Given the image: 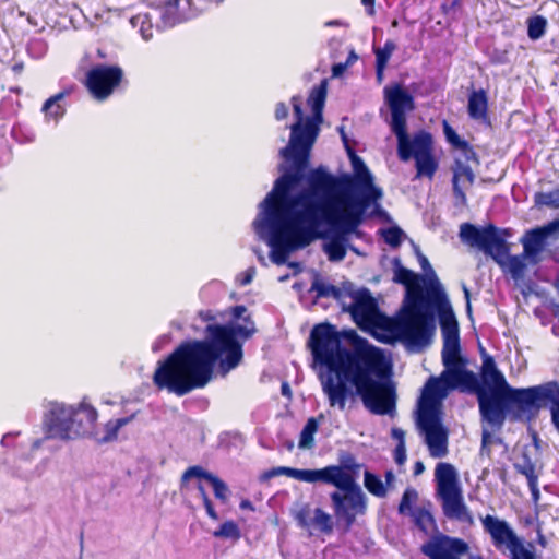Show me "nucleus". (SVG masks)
<instances>
[{"label": "nucleus", "instance_id": "f257e3e1", "mask_svg": "<svg viewBox=\"0 0 559 559\" xmlns=\"http://www.w3.org/2000/svg\"><path fill=\"white\" fill-rule=\"evenodd\" d=\"M326 85L323 80L311 88L307 103L312 116L306 119L301 96L292 97L296 122L289 127L288 144L280 151L290 165L260 203V211L252 223L258 238L270 247V259L276 265L285 264L290 253L308 247L318 238L324 239L322 249L329 261H342L346 255L348 236L358 234L365 221L366 212L319 199L314 201L306 192L290 198L292 190L304 179L310 152L319 135Z\"/></svg>", "mask_w": 559, "mask_h": 559}, {"label": "nucleus", "instance_id": "f03ea898", "mask_svg": "<svg viewBox=\"0 0 559 559\" xmlns=\"http://www.w3.org/2000/svg\"><path fill=\"white\" fill-rule=\"evenodd\" d=\"M312 368L331 408L345 411L357 396L374 415H393L395 389L383 381L391 374V361L382 349L366 338L355 336L350 346L330 323H320L310 332Z\"/></svg>", "mask_w": 559, "mask_h": 559}, {"label": "nucleus", "instance_id": "7ed1b4c3", "mask_svg": "<svg viewBox=\"0 0 559 559\" xmlns=\"http://www.w3.org/2000/svg\"><path fill=\"white\" fill-rule=\"evenodd\" d=\"M230 317L225 324H207L205 340L181 343L159 362L154 383L182 396L193 389L204 388L212 379L216 362L223 376L237 368L243 357V342L255 333V325L242 305L233 307Z\"/></svg>", "mask_w": 559, "mask_h": 559}, {"label": "nucleus", "instance_id": "20e7f679", "mask_svg": "<svg viewBox=\"0 0 559 559\" xmlns=\"http://www.w3.org/2000/svg\"><path fill=\"white\" fill-rule=\"evenodd\" d=\"M341 134L350 158L353 174L335 176L326 167L318 166L307 174L309 190L305 192L309 197L362 212L373 204L379 206L383 197L382 189L374 185V178L365 162L347 145L342 128Z\"/></svg>", "mask_w": 559, "mask_h": 559}, {"label": "nucleus", "instance_id": "39448f33", "mask_svg": "<svg viewBox=\"0 0 559 559\" xmlns=\"http://www.w3.org/2000/svg\"><path fill=\"white\" fill-rule=\"evenodd\" d=\"M352 304L347 311L364 331L383 330L392 333L411 350H421L429 345V329L419 313L420 297L411 293L408 305L402 307L397 317L392 319L381 313L369 289L360 288L350 294Z\"/></svg>", "mask_w": 559, "mask_h": 559}, {"label": "nucleus", "instance_id": "423d86ee", "mask_svg": "<svg viewBox=\"0 0 559 559\" xmlns=\"http://www.w3.org/2000/svg\"><path fill=\"white\" fill-rule=\"evenodd\" d=\"M384 100L391 111L390 127L397 140V155L402 162L415 159L416 177L432 178L438 162L432 154V135L420 130L411 138L407 133L406 114L415 109V99L402 85L394 84L383 90Z\"/></svg>", "mask_w": 559, "mask_h": 559}, {"label": "nucleus", "instance_id": "0eeeda50", "mask_svg": "<svg viewBox=\"0 0 559 559\" xmlns=\"http://www.w3.org/2000/svg\"><path fill=\"white\" fill-rule=\"evenodd\" d=\"M318 483L332 485L340 490L331 492L330 499L337 523L344 524L345 531H349L357 515L365 514L367 510V497L354 475L343 466L329 465L322 468Z\"/></svg>", "mask_w": 559, "mask_h": 559}, {"label": "nucleus", "instance_id": "6e6552de", "mask_svg": "<svg viewBox=\"0 0 559 559\" xmlns=\"http://www.w3.org/2000/svg\"><path fill=\"white\" fill-rule=\"evenodd\" d=\"M98 413L85 399L76 406L50 402L44 417L45 439L74 440L90 435Z\"/></svg>", "mask_w": 559, "mask_h": 559}, {"label": "nucleus", "instance_id": "1a4fd4ad", "mask_svg": "<svg viewBox=\"0 0 559 559\" xmlns=\"http://www.w3.org/2000/svg\"><path fill=\"white\" fill-rule=\"evenodd\" d=\"M438 311L439 323L443 340L442 362L444 371L442 380L448 388L472 389L477 379L472 371L465 369L461 358L460 331L455 314L449 302L435 307Z\"/></svg>", "mask_w": 559, "mask_h": 559}, {"label": "nucleus", "instance_id": "9d476101", "mask_svg": "<svg viewBox=\"0 0 559 559\" xmlns=\"http://www.w3.org/2000/svg\"><path fill=\"white\" fill-rule=\"evenodd\" d=\"M436 497L441 501L443 515L467 525L474 524V519L464 502L462 487L453 465L439 463L435 471Z\"/></svg>", "mask_w": 559, "mask_h": 559}, {"label": "nucleus", "instance_id": "9b49d317", "mask_svg": "<svg viewBox=\"0 0 559 559\" xmlns=\"http://www.w3.org/2000/svg\"><path fill=\"white\" fill-rule=\"evenodd\" d=\"M502 397L507 402L508 416L512 421L530 420L538 413L542 403L550 404L551 415L556 407V397L550 381L526 389L510 386L503 392Z\"/></svg>", "mask_w": 559, "mask_h": 559}, {"label": "nucleus", "instance_id": "f8f14e48", "mask_svg": "<svg viewBox=\"0 0 559 559\" xmlns=\"http://www.w3.org/2000/svg\"><path fill=\"white\" fill-rule=\"evenodd\" d=\"M507 236L509 235L506 229H500L492 224L476 226L471 223H463L459 233L463 243L490 255L499 264H502V258L509 252L506 241Z\"/></svg>", "mask_w": 559, "mask_h": 559}, {"label": "nucleus", "instance_id": "ddd939ff", "mask_svg": "<svg viewBox=\"0 0 559 559\" xmlns=\"http://www.w3.org/2000/svg\"><path fill=\"white\" fill-rule=\"evenodd\" d=\"M481 523L493 546L502 552L508 550L510 559H536L535 554L525 547L507 521L488 514L481 519Z\"/></svg>", "mask_w": 559, "mask_h": 559}, {"label": "nucleus", "instance_id": "4468645a", "mask_svg": "<svg viewBox=\"0 0 559 559\" xmlns=\"http://www.w3.org/2000/svg\"><path fill=\"white\" fill-rule=\"evenodd\" d=\"M393 281L399 284H403L406 286V296L404 299L403 307H406L408 305V297L411 293H417V295L420 297V304H419V313L421 314V320L427 329H429V344L431 343L433 333H435V313L432 307L433 304L423 292V288L419 285V282H426L425 277H421L417 274H415L413 271L404 267L401 265L400 261L396 259L394 261V277Z\"/></svg>", "mask_w": 559, "mask_h": 559}, {"label": "nucleus", "instance_id": "2eb2a0df", "mask_svg": "<svg viewBox=\"0 0 559 559\" xmlns=\"http://www.w3.org/2000/svg\"><path fill=\"white\" fill-rule=\"evenodd\" d=\"M468 551L464 539L441 532L432 534L420 546V552L428 559H462Z\"/></svg>", "mask_w": 559, "mask_h": 559}, {"label": "nucleus", "instance_id": "dca6fc26", "mask_svg": "<svg viewBox=\"0 0 559 559\" xmlns=\"http://www.w3.org/2000/svg\"><path fill=\"white\" fill-rule=\"evenodd\" d=\"M122 78L120 67L98 64L86 73L85 85L94 98L104 100L112 94Z\"/></svg>", "mask_w": 559, "mask_h": 559}, {"label": "nucleus", "instance_id": "f3484780", "mask_svg": "<svg viewBox=\"0 0 559 559\" xmlns=\"http://www.w3.org/2000/svg\"><path fill=\"white\" fill-rule=\"evenodd\" d=\"M151 10L160 19L162 26L167 28L197 17L206 8L193 2H156Z\"/></svg>", "mask_w": 559, "mask_h": 559}, {"label": "nucleus", "instance_id": "a211bd4d", "mask_svg": "<svg viewBox=\"0 0 559 559\" xmlns=\"http://www.w3.org/2000/svg\"><path fill=\"white\" fill-rule=\"evenodd\" d=\"M417 426L425 435V442L432 457L440 459L448 453V433L438 415H417Z\"/></svg>", "mask_w": 559, "mask_h": 559}, {"label": "nucleus", "instance_id": "6ab92c4d", "mask_svg": "<svg viewBox=\"0 0 559 559\" xmlns=\"http://www.w3.org/2000/svg\"><path fill=\"white\" fill-rule=\"evenodd\" d=\"M477 396L481 419L492 428L500 429L508 416L507 402L502 397L503 392L478 390Z\"/></svg>", "mask_w": 559, "mask_h": 559}, {"label": "nucleus", "instance_id": "aec40b11", "mask_svg": "<svg viewBox=\"0 0 559 559\" xmlns=\"http://www.w3.org/2000/svg\"><path fill=\"white\" fill-rule=\"evenodd\" d=\"M559 231V219H555L542 227L527 230L521 239L524 255L536 258L547 243V239Z\"/></svg>", "mask_w": 559, "mask_h": 559}, {"label": "nucleus", "instance_id": "412c9836", "mask_svg": "<svg viewBox=\"0 0 559 559\" xmlns=\"http://www.w3.org/2000/svg\"><path fill=\"white\" fill-rule=\"evenodd\" d=\"M452 389L453 388H450V390ZM447 390H449V388L445 386L442 374L440 378H429L423 388L417 415H438V403L447 395Z\"/></svg>", "mask_w": 559, "mask_h": 559}, {"label": "nucleus", "instance_id": "4be33fe9", "mask_svg": "<svg viewBox=\"0 0 559 559\" xmlns=\"http://www.w3.org/2000/svg\"><path fill=\"white\" fill-rule=\"evenodd\" d=\"M417 258L418 262L426 273V284H427V296L433 304V306L443 305V302H449L447 299V295L443 292L436 273L433 272L428 259L417 249Z\"/></svg>", "mask_w": 559, "mask_h": 559}, {"label": "nucleus", "instance_id": "5701e85b", "mask_svg": "<svg viewBox=\"0 0 559 559\" xmlns=\"http://www.w3.org/2000/svg\"><path fill=\"white\" fill-rule=\"evenodd\" d=\"M321 473H322V468L321 469H298V468H293V467L278 466V467H273L269 471H265L261 475L260 479L262 481H267L274 477L284 475V476L297 479L299 481L312 484V483H318Z\"/></svg>", "mask_w": 559, "mask_h": 559}, {"label": "nucleus", "instance_id": "b1692460", "mask_svg": "<svg viewBox=\"0 0 559 559\" xmlns=\"http://www.w3.org/2000/svg\"><path fill=\"white\" fill-rule=\"evenodd\" d=\"M75 90L76 86L72 84L60 93L49 97L41 107L45 119L58 122L66 114V108L68 105L66 98L69 97Z\"/></svg>", "mask_w": 559, "mask_h": 559}, {"label": "nucleus", "instance_id": "393cba45", "mask_svg": "<svg viewBox=\"0 0 559 559\" xmlns=\"http://www.w3.org/2000/svg\"><path fill=\"white\" fill-rule=\"evenodd\" d=\"M84 4L85 7L79 8V10L87 20L91 19L88 15L93 14L94 22L110 23L112 17L120 16L119 10L105 8L104 2H84ZM72 5L74 9H78L74 2Z\"/></svg>", "mask_w": 559, "mask_h": 559}, {"label": "nucleus", "instance_id": "a878e982", "mask_svg": "<svg viewBox=\"0 0 559 559\" xmlns=\"http://www.w3.org/2000/svg\"><path fill=\"white\" fill-rule=\"evenodd\" d=\"M408 515L412 518L414 525L425 535L438 532L436 520L428 508L415 506Z\"/></svg>", "mask_w": 559, "mask_h": 559}, {"label": "nucleus", "instance_id": "bb28decb", "mask_svg": "<svg viewBox=\"0 0 559 559\" xmlns=\"http://www.w3.org/2000/svg\"><path fill=\"white\" fill-rule=\"evenodd\" d=\"M467 111L472 119H487L488 99L484 90L473 91L468 96Z\"/></svg>", "mask_w": 559, "mask_h": 559}, {"label": "nucleus", "instance_id": "cd10ccee", "mask_svg": "<svg viewBox=\"0 0 559 559\" xmlns=\"http://www.w3.org/2000/svg\"><path fill=\"white\" fill-rule=\"evenodd\" d=\"M299 523L302 526L312 525L323 534H331L333 532L332 516L320 508H316L313 516L307 521L302 514L298 516Z\"/></svg>", "mask_w": 559, "mask_h": 559}, {"label": "nucleus", "instance_id": "c85d7f7f", "mask_svg": "<svg viewBox=\"0 0 559 559\" xmlns=\"http://www.w3.org/2000/svg\"><path fill=\"white\" fill-rule=\"evenodd\" d=\"M526 255H510L509 253L502 258V264L506 265L508 272L512 276L513 280H520L524 276L526 270L525 263Z\"/></svg>", "mask_w": 559, "mask_h": 559}, {"label": "nucleus", "instance_id": "c756f323", "mask_svg": "<svg viewBox=\"0 0 559 559\" xmlns=\"http://www.w3.org/2000/svg\"><path fill=\"white\" fill-rule=\"evenodd\" d=\"M154 13H140L130 19V23L134 28H139V33L141 34L144 40H150L153 37V19Z\"/></svg>", "mask_w": 559, "mask_h": 559}, {"label": "nucleus", "instance_id": "7c9ffc66", "mask_svg": "<svg viewBox=\"0 0 559 559\" xmlns=\"http://www.w3.org/2000/svg\"><path fill=\"white\" fill-rule=\"evenodd\" d=\"M364 485L374 497L384 498L388 493L386 486L381 478L369 471H365L364 473Z\"/></svg>", "mask_w": 559, "mask_h": 559}, {"label": "nucleus", "instance_id": "2f4dec72", "mask_svg": "<svg viewBox=\"0 0 559 559\" xmlns=\"http://www.w3.org/2000/svg\"><path fill=\"white\" fill-rule=\"evenodd\" d=\"M513 466H514L515 471L519 474L525 476V478L527 480L538 477V475L536 474L535 463L531 459L527 451L522 452V454L516 460V462H514Z\"/></svg>", "mask_w": 559, "mask_h": 559}, {"label": "nucleus", "instance_id": "473e14b6", "mask_svg": "<svg viewBox=\"0 0 559 559\" xmlns=\"http://www.w3.org/2000/svg\"><path fill=\"white\" fill-rule=\"evenodd\" d=\"M319 427L318 420L314 417H310L304 426L298 447L300 449H311L314 445L313 436Z\"/></svg>", "mask_w": 559, "mask_h": 559}, {"label": "nucleus", "instance_id": "72a5a7b5", "mask_svg": "<svg viewBox=\"0 0 559 559\" xmlns=\"http://www.w3.org/2000/svg\"><path fill=\"white\" fill-rule=\"evenodd\" d=\"M480 374L484 384L487 385L490 389V391L497 390L498 392H506L508 388H510V385L504 379V376L499 370Z\"/></svg>", "mask_w": 559, "mask_h": 559}, {"label": "nucleus", "instance_id": "f704fd0d", "mask_svg": "<svg viewBox=\"0 0 559 559\" xmlns=\"http://www.w3.org/2000/svg\"><path fill=\"white\" fill-rule=\"evenodd\" d=\"M133 418V416L131 417H123V418H118V419H115V420H109L108 423L105 424V435L98 439L99 442H109V441H112L117 438L118 436V432L119 430L126 426L127 424H129L131 421V419Z\"/></svg>", "mask_w": 559, "mask_h": 559}, {"label": "nucleus", "instance_id": "c9c22d12", "mask_svg": "<svg viewBox=\"0 0 559 559\" xmlns=\"http://www.w3.org/2000/svg\"><path fill=\"white\" fill-rule=\"evenodd\" d=\"M547 21L540 15L530 17L527 21V35L531 39H539L546 31Z\"/></svg>", "mask_w": 559, "mask_h": 559}, {"label": "nucleus", "instance_id": "e433bc0d", "mask_svg": "<svg viewBox=\"0 0 559 559\" xmlns=\"http://www.w3.org/2000/svg\"><path fill=\"white\" fill-rule=\"evenodd\" d=\"M474 173L468 165H465L461 162H456V166L453 171L452 183L456 182L457 185H460V182H462L472 186L474 182Z\"/></svg>", "mask_w": 559, "mask_h": 559}, {"label": "nucleus", "instance_id": "4c0bfd02", "mask_svg": "<svg viewBox=\"0 0 559 559\" xmlns=\"http://www.w3.org/2000/svg\"><path fill=\"white\" fill-rule=\"evenodd\" d=\"M417 499V490L412 487L406 488L399 504V513L402 515L411 514V511L415 508L413 504Z\"/></svg>", "mask_w": 559, "mask_h": 559}, {"label": "nucleus", "instance_id": "58836bf2", "mask_svg": "<svg viewBox=\"0 0 559 559\" xmlns=\"http://www.w3.org/2000/svg\"><path fill=\"white\" fill-rule=\"evenodd\" d=\"M215 537L230 538L237 540L240 538V530L233 521L224 522L213 534Z\"/></svg>", "mask_w": 559, "mask_h": 559}, {"label": "nucleus", "instance_id": "ea45409f", "mask_svg": "<svg viewBox=\"0 0 559 559\" xmlns=\"http://www.w3.org/2000/svg\"><path fill=\"white\" fill-rule=\"evenodd\" d=\"M26 50L32 58L40 59L46 55L48 45L43 38L34 37L28 40Z\"/></svg>", "mask_w": 559, "mask_h": 559}, {"label": "nucleus", "instance_id": "a19ab883", "mask_svg": "<svg viewBox=\"0 0 559 559\" xmlns=\"http://www.w3.org/2000/svg\"><path fill=\"white\" fill-rule=\"evenodd\" d=\"M535 203L537 205H546L549 207H559V188L549 192H539L535 194Z\"/></svg>", "mask_w": 559, "mask_h": 559}, {"label": "nucleus", "instance_id": "79ce46f5", "mask_svg": "<svg viewBox=\"0 0 559 559\" xmlns=\"http://www.w3.org/2000/svg\"><path fill=\"white\" fill-rule=\"evenodd\" d=\"M311 292H314L317 297H340V289L331 284H325L316 280L311 285Z\"/></svg>", "mask_w": 559, "mask_h": 559}, {"label": "nucleus", "instance_id": "37998d69", "mask_svg": "<svg viewBox=\"0 0 559 559\" xmlns=\"http://www.w3.org/2000/svg\"><path fill=\"white\" fill-rule=\"evenodd\" d=\"M193 477L200 478V479H205L209 481L213 477V474L205 471L201 466H198V465L190 466L182 474L181 483L185 484L186 481H188L190 478H193Z\"/></svg>", "mask_w": 559, "mask_h": 559}, {"label": "nucleus", "instance_id": "c03bdc74", "mask_svg": "<svg viewBox=\"0 0 559 559\" xmlns=\"http://www.w3.org/2000/svg\"><path fill=\"white\" fill-rule=\"evenodd\" d=\"M403 235V230L397 226L389 227L382 231L384 241L391 247H399Z\"/></svg>", "mask_w": 559, "mask_h": 559}, {"label": "nucleus", "instance_id": "a18cd8bd", "mask_svg": "<svg viewBox=\"0 0 559 559\" xmlns=\"http://www.w3.org/2000/svg\"><path fill=\"white\" fill-rule=\"evenodd\" d=\"M209 483L213 487L215 497L222 502H226L229 496V489L227 485L215 475H213Z\"/></svg>", "mask_w": 559, "mask_h": 559}, {"label": "nucleus", "instance_id": "49530a36", "mask_svg": "<svg viewBox=\"0 0 559 559\" xmlns=\"http://www.w3.org/2000/svg\"><path fill=\"white\" fill-rule=\"evenodd\" d=\"M443 131H444L447 141L454 147L462 148V150L468 147V143L466 141L462 140L447 121L443 122Z\"/></svg>", "mask_w": 559, "mask_h": 559}, {"label": "nucleus", "instance_id": "de8ad7c7", "mask_svg": "<svg viewBox=\"0 0 559 559\" xmlns=\"http://www.w3.org/2000/svg\"><path fill=\"white\" fill-rule=\"evenodd\" d=\"M395 48L396 46L392 40H386L382 48L374 49L376 62L388 64V61L391 58Z\"/></svg>", "mask_w": 559, "mask_h": 559}, {"label": "nucleus", "instance_id": "09e8293b", "mask_svg": "<svg viewBox=\"0 0 559 559\" xmlns=\"http://www.w3.org/2000/svg\"><path fill=\"white\" fill-rule=\"evenodd\" d=\"M556 397V407L552 412V425L559 432V383L557 381H550Z\"/></svg>", "mask_w": 559, "mask_h": 559}, {"label": "nucleus", "instance_id": "8fccbe9b", "mask_svg": "<svg viewBox=\"0 0 559 559\" xmlns=\"http://www.w3.org/2000/svg\"><path fill=\"white\" fill-rule=\"evenodd\" d=\"M254 274H255V269L253 266H251L237 276V282L241 286H247L252 282Z\"/></svg>", "mask_w": 559, "mask_h": 559}, {"label": "nucleus", "instance_id": "3c124183", "mask_svg": "<svg viewBox=\"0 0 559 559\" xmlns=\"http://www.w3.org/2000/svg\"><path fill=\"white\" fill-rule=\"evenodd\" d=\"M171 341L170 334H163L156 338V341L152 344V350L157 353L162 350L165 346H167Z\"/></svg>", "mask_w": 559, "mask_h": 559}, {"label": "nucleus", "instance_id": "603ef678", "mask_svg": "<svg viewBox=\"0 0 559 559\" xmlns=\"http://www.w3.org/2000/svg\"><path fill=\"white\" fill-rule=\"evenodd\" d=\"M394 461L397 465H403L406 462L405 444H396L394 449Z\"/></svg>", "mask_w": 559, "mask_h": 559}, {"label": "nucleus", "instance_id": "864d4df0", "mask_svg": "<svg viewBox=\"0 0 559 559\" xmlns=\"http://www.w3.org/2000/svg\"><path fill=\"white\" fill-rule=\"evenodd\" d=\"M44 4H46V13H47V16L45 17L46 20V23L48 25L50 24H57V20H55L50 14H49V11H56L57 10V7H59V2H44Z\"/></svg>", "mask_w": 559, "mask_h": 559}, {"label": "nucleus", "instance_id": "5fc2aeb1", "mask_svg": "<svg viewBox=\"0 0 559 559\" xmlns=\"http://www.w3.org/2000/svg\"><path fill=\"white\" fill-rule=\"evenodd\" d=\"M453 193H454V197H455L457 203H460L461 205L466 204V195H465L462 187L460 185H457L456 182H453Z\"/></svg>", "mask_w": 559, "mask_h": 559}, {"label": "nucleus", "instance_id": "6e6d98bb", "mask_svg": "<svg viewBox=\"0 0 559 559\" xmlns=\"http://www.w3.org/2000/svg\"><path fill=\"white\" fill-rule=\"evenodd\" d=\"M527 485H528L530 491L532 493L533 500L537 501L539 499L538 477L528 479Z\"/></svg>", "mask_w": 559, "mask_h": 559}, {"label": "nucleus", "instance_id": "4d7b16f0", "mask_svg": "<svg viewBox=\"0 0 559 559\" xmlns=\"http://www.w3.org/2000/svg\"><path fill=\"white\" fill-rule=\"evenodd\" d=\"M288 116V108L285 103H277L275 107V118L283 120Z\"/></svg>", "mask_w": 559, "mask_h": 559}, {"label": "nucleus", "instance_id": "13d9d810", "mask_svg": "<svg viewBox=\"0 0 559 559\" xmlns=\"http://www.w3.org/2000/svg\"><path fill=\"white\" fill-rule=\"evenodd\" d=\"M495 370H498L495 360L490 356L486 357L483 362L481 373L492 372Z\"/></svg>", "mask_w": 559, "mask_h": 559}, {"label": "nucleus", "instance_id": "bf43d9fd", "mask_svg": "<svg viewBox=\"0 0 559 559\" xmlns=\"http://www.w3.org/2000/svg\"><path fill=\"white\" fill-rule=\"evenodd\" d=\"M491 433L487 429H483L481 432V452L485 450L489 452V444L491 443Z\"/></svg>", "mask_w": 559, "mask_h": 559}, {"label": "nucleus", "instance_id": "052dcab7", "mask_svg": "<svg viewBox=\"0 0 559 559\" xmlns=\"http://www.w3.org/2000/svg\"><path fill=\"white\" fill-rule=\"evenodd\" d=\"M391 437L397 441V444H405V433L401 428H392Z\"/></svg>", "mask_w": 559, "mask_h": 559}, {"label": "nucleus", "instance_id": "680f3d73", "mask_svg": "<svg viewBox=\"0 0 559 559\" xmlns=\"http://www.w3.org/2000/svg\"><path fill=\"white\" fill-rule=\"evenodd\" d=\"M203 506L206 510V513L207 515L213 519V520H217L218 519V514L217 512L215 511L214 507H213V503L210 499H205V501H203Z\"/></svg>", "mask_w": 559, "mask_h": 559}, {"label": "nucleus", "instance_id": "e2e57ef3", "mask_svg": "<svg viewBox=\"0 0 559 559\" xmlns=\"http://www.w3.org/2000/svg\"><path fill=\"white\" fill-rule=\"evenodd\" d=\"M385 68H386V64L376 62V74H377V80L379 82H381L383 80V73H384Z\"/></svg>", "mask_w": 559, "mask_h": 559}, {"label": "nucleus", "instance_id": "0e129e2a", "mask_svg": "<svg viewBox=\"0 0 559 559\" xmlns=\"http://www.w3.org/2000/svg\"><path fill=\"white\" fill-rule=\"evenodd\" d=\"M384 477H385L384 485L386 486V489H388L389 487H391L393 485L395 477H394V474L392 471H386L384 474Z\"/></svg>", "mask_w": 559, "mask_h": 559}, {"label": "nucleus", "instance_id": "69168bd1", "mask_svg": "<svg viewBox=\"0 0 559 559\" xmlns=\"http://www.w3.org/2000/svg\"><path fill=\"white\" fill-rule=\"evenodd\" d=\"M344 69H345V64H343V63L334 64L332 68L333 75L334 76L341 75L343 73Z\"/></svg>", "mask_w": 559, "mask_h": 559}, {"label": "nucleus", "instance_id": "338daca9", "mask_svg": "<svg viewBox=\"0 0 559 559\" xmlns=\"http://www.w3.org/2000/svg\"><path fill=\"white\" fill-rule=\"evenodd\" d=\"M14 439V435L13 433H7L2 437L1 439V444L3 447H9L11 444V441Z\"/></svg>", "mask_w": 559, "mask_h": 559}, {"label": "nucleus", "instance_id": "774afa93", "mask_svg": "<svg viewBox=\"0 0 559 559\" xmlns=\"http://www.w3.org/2000/svg\"><path fill=\"white\" fill-rule=\"evenodd\" d=\"M425 469V466L423 464V462L420 461H417L414 465V475L418 476L420 475Z\"/></svg>", "mask_w": 559, "mask_h": 559}]
</instances>
